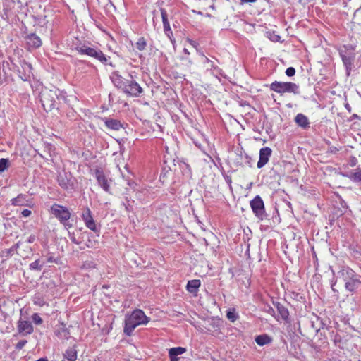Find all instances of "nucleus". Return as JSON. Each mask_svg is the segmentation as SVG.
<instances>
[{"instance_id": "nucleus-48", "label": "nucleus", "mask_w": 361, "mask_h": 361, "mask_svg": "<svg viewBox=\"0 0 361 361\" xmlns=\"http://www.w3.org/2000/svg\"><path fill=\"white\" fill-rule=\"evenodd\" d=\"M66 116L70 119H75L76 117V112L72 108H68L66 111Z\"/></svg>"}, {"instance_id": "nucleus-11", "label": "nucleus", "mask_w": 361, "mask_h": 361, "mask_svg": "<svg viewBox=\"0 0 361 361\" xmlns=\"http://www.w3.org/2000/svg\"><path fill=\"white\" fill-rule=\"evenodd\" d=\"M75 49L80 54L87 55L104 64L107 63L109 59V57L107 58L104 53L97 48L91 47H75Z\"/></svg>"}, {"instance_id": "nucleus-42", "label": "nucleus", "mask_w": 361, "mask_h": 361, "mask_svg": "<svg viewBox=\"0 0 361 361\" xmlns=\"http://www.w3.org/2000/svg\"><path fill=\"white\" fill-rule=\"evenodd\" d=\"M56 95L57 97H56V99L58 100L66 101L67 99V93L65 90H61L57 88Z\"/></svg>"}, {"instance_id": "nucleus-9", "label": "nucleus", "mask_w": 361, "mask_h": 361, "mask_svg": "<svg viewBox=\"0 0 361 361\" xmlns=\"http://www.w3.org/2000/svg\"><path fill=\"white\" fill-rule=\"evenodd\" d=\"M250 205L253 214L259 221H263L267 219L268 215L265 211L264 203L259 195H256L251 200Z\"/></svg>"}, {"instance_id": "nucleus-14", "label": "nucleus", "mask_w": 361, "mask_h": 361, "mask_svg": "<svg viewBox=\"0 0 361 361\" xmlns=\"http://www.w3.org/2000/svg\"><path fill=\"white\" fill-rule=\"evenodd\" d=\"M17 330L19 334L27 336L33 333L34 327L30 321L20 317L17 322Z\"/></svg>"}, {"instance_id": "nucleus-35", "label": "nucleus", "mask_w": 361, "mask_h": 361, "mask_svg": "<svg viewBox=\"0 0 361 361\" xmlns=\"http://www.w3.org/2000/svg\"><path fill=\"white\" fill-rule=\"evenodd\" d=\"M352 23L354 26L357 25L361 29V6L354 13Z\"/></svg>"}, {"instance_id": "nucleus-4", "label": "nucleus", "mask_w": 361, "mask_h": 361, "mask_svg": "<svg viewBox=\"0 0 361 361\" xmlns=\"http://www.w3.org/2000/svg\"><path fill=\"white\" fill-rule=\"evenodd\" d=\"M50 212L66 228L73 226V224L69 222L71 212L66 207L54 203L51 206Z\"/></svg>"}, {"instance_id": "nucleus-47", "label": "nucleus", "mask_w": 361, "mask_h": 361, "mask_svg": "<svg viewBox=\"0 0 361 361\" xmlns=\"http://www.w3.org/2000/svg\"><path fill=\"white\" fill-rule=\"evenodd\" d=\"M29 39L32 41L34 45H40L42 44L40 38L35 34L31 35Z\"/></svg>"}, {"instance_id": "nucleus-8", "label": "nucleus", "mask_w": 361, "mask_h": 361, "mask_svg": "<svg viewBox=\"0 0 361 361\" xmlns=\"http://www.w3.org/2000/svg\"><path fill=\"white\" fill-rule=\"evenodd\" d=\"M214 60L210 59L204 55H202V62L206 70L209 71L214 77L221 80V78H226V75L221 68L217 66L218 60L213 57Z\"/></svg>"}, {"instance_id": "nucleus-10", "label": "nucleus", "mask_w": 361, "mask_h": 361, "mask_svg": "<svg viewBox=\"0 0 361 361\" xmlns=\"http://www.w3.org/2000/svg\"><path fill=\"white\" fill-rule=\"evenodd\" d=\"M130 79H127L122 92L128 97H138L143 92L142 87L129 74Z\"/></svg>"}, {"instance_id": "nucleus-3", "label": "nucleus", "mask_w": 361, "mask_h": 361, "mask_svg": "<svg viewBox=\"0 0 361 361\" xmlns=\"http://www.w3.org/2000/svg\"><path fill=\"white\" fill-rule=\"evenodd\" d=\"M338 51L345 68L346 75L349 76L357 64L361 54L356 51L355 47H338Z\"/></svg>"}, {"instance_id": "nucleus-7", "label": "nucleus", "mask_w": 361, "mask_h": 361, "mask_svg": "<svg viewBox=\"0 0 361 361\" xmlns=\"http://www.w3.org/2000/svg\"><path fill=\"white\" fill-rule=\"evenodd\" d=\"M56 92L57 88L56 87L50 90L45 89L42 91L40 100L46 111H51L56 107Z\"/></svg>"}, {"instance_id": "nucleus-49", "label": "nucleus", "mask_w": 361, "mask_h": 361, "mask_svg": "<svg viewBox=\"0 0 361 361\" xmlns=\"http://www.w3.org/2000/svg\"><path fill=\"white\" fill-rule=\"evenodd\" d=\"M222 176L225 180V181L226 182V183L228 184V185L231 188V184H232V178H231V176L227 173H225V171H223L222 172Z\"/></svg>"}, {"instance_id": "nucleus-28", "label": "nucleus", "mask_w": 361, "mask_h": 361, "mask_svg": "<svg viewBox=\"0 0 361 361\" xmlns=\"http://www.w3.org/2000/svg\"><path fill=\"white\" fill-rule=\"evenodd\" d=\"M63 357L64 359H66L67 361H75L78 357L76 346L74 345L73 347L68 348L63 353Z\"/></svg>"}, {"instance_id": "nucleus-26", "label": "nucleus", "mask_w": 361, "mask_h": 361, "mask_svg": "<svg viewBox=\"0 0 361 361\" xmlns=\"http://www.w3.org/2000/svg\"><path fill=\"white\" fill-rule=\"evenodd\" d=\"M186 352V349L183 347H176L169 349V356L170 361H178V356Z\"/></svg>"}, {"instance_id": "nucleus-33", "label": "nucleus", "mask_w": 361, "mask_h": 361, "mask_svg": "<svg viewBox=\"0 0 361 361\" xmlns=\"http://www.w3.org/2000/svg\"><path fill=\"white\" fill-rule=\"evenodd\" d=\"M190 51L185 47L183 49V53L180 56V59L185 62V65L190 66L192 63L190 58Z\"/></svg>"}, {"instance_id": "nucleus-61", "label": "nucleus", "mask_w": 361, "mask_h": 361, "mask_svg": "<svg viewBox=\"0 0 361 361\" xmlns=\"http://www.w3.org/2000/svg\"><path fill=\"white\" fill-rule=\"evenodd\" d=\"M345 108L348 110V112H351V106H350V104L348 103H346L345 104Z\"/></svg>"}, {"instance_id": "nucleus-54", "label": "nucleus", "mask_w": 361, "mask_h": 361, "mask_svg": "<svg viewBox=\"0 0 361 361\" xmlns=\"http://www.w3.org/2000/svg\"><path fill=\"white\" fill-rule=\"evenodd\" d=\"M32 212L28 209H25L21 212V215L23 217H28L31 215Z\"/></svg>"}, {"instance_id": "nucleus-30", "label": "nucleus", "mask_w": 361, "mask_h": 361, "mask_svg": "<svg viewBox=\"0 0 361 361\" xmlns=\"http://www.w3.org/2000/svg\"><path fill=\"white\" fill-rule=\"evenodd\" d=\"M127 185L134 191L137 193H143L147 194L148 192V189L145 188H137V183L132 178H127L126 179Z\"/></svg>"}, {"instance_id": "nucleus-2", "label": "nucleus", "mask_w": 361, "mask_h": 361, "mask_svg": "<svg viewBox=\"0 0 361 361\" xmlns=\"http://www.w3.org/2000/svg\"><path fill=\"white\" fill-rule=\"evenodd\" d=\"M150 321L143 310L140 309L134 310L130 314L125 317L123 333L127 336H130L135 329L140 325H146Z\"/></svg>"}, {"instance_id": "nucleus-32", "label": "nucleus", "mask_w": 361, "mask_h": 361, "mask_svg": "<svg viewBox=\"0 0 361 361\" xmlns=\"http://www.w3.org/2000/svg\"><path fill=\"white\" fill-rule=\"evenodd\" d=\"M133 202L134 200L126 195L124 196V200L121 202V205L127 212H132L133 211V206L132 203Z\"/></svg>"}, {"instance_id": "nucleus-25", "label": "nucleus", "mask_w": 361, "mask_h": 361, "mask_svg": "<svg viewBox=\"0 0 361 361\" xmlns=\"http://www.w3.org/2000/svg\"><path fill=\"white\" fill-rule=\"evenodd\" d=\"M21 243L18 241L8 249H5L1 252L0 256L5 259H8L9 257L13 256L15 252H17L20 247Z\"/></svg>"}, {"instance_id": "nucleus-6", "label": "nucleus", "mask_w": 361, "mask_h": 361, "mask_svg": "<svg viewBox=\"0 0 361 361\" xmlns=\"http://www.w3.org/2000/svg\"><path fill=\"white\" fill-rule=\"evenodd\" d=\"M269 88L271 90L280 94L284 93L300 94L299 85L292 82L274 81L270 84Z\"/></svg>"}, {"instance_id": "nucleus-45", "label": "nucleus", "mask_w": 361, "mask_h": 361, "mask_svg": "<svg viewBox=\"0 0 361 361\" xmlns=\"http://www.w3.org/2000/svg\"><path fill=\"white\" fill-rule=\"evenodd\" d=\"M350 178L354 182H361V170L357 171L350 176Z\"/></svg>"}, {"instance_id": "nucleus-60", "label": "nucleus", "mask_w": 361, "mask_h": 361, "mask_svg": "<svg viewBox=\"0 0 361 361\" xmlns=\"http://www.w3.org/2000/svg\"><path fill=\"white\" fill-rule=\"evenodd\" d=\"M241 3H255L257 1V0H240Z\"/></svg>"}, {"instance_id": "nucleus-17", "label": "nucleus", "mask_w": 361, "mask_h": 361, "mask_svg": "<svg viewBox=\"0 0 361 361\" xmlns=\"http://www.w3.org/2000/svg\"><path fill=\"white\" fill-rule=\"evenodd\" d=\"M13 206H25L31 207L33 206L32 201L25 194H19L17 197L11 200Z\"/></svg>"}, {"instance_id": "nucleus-41", "label": "nucleus", "mask_w": 361, "mask_h": 361, "mask_svg": "<svg viewBox=\"0 0 361 361\" xmlns=\"http://www.w3.org/2000/svg\"><path fill=\"white\" fill-rule=\"evenodd\" d=\"M31 319L32 320V322L36 325H40L43 322L42 319L41 318L40 315L38 313L32 314V315L31 316Z\"/></svg>"}, {"instance_id": "nucleus-36", "label": "nucleus", "mask_w": 361, "mask_h": 361, "mask_svg": "<svg viewBox=\"0 0 361 361\" xmlns=\"http://www.w3.org/2000/svg\"><path fill=\"white\" fill-rule=\"evenodd\" d=\"M226 317L231 322H235L239 317L235 308L228 309L226 312Z\"/></svg>"}, {"instance_id": "nucleus-51", "label": "nucleus", "mask_w": 361, "mask_h": 361, "mask_svg": "<svg viewBox=\"0 0 361 361\" xmlns=\"http://www.w3.org/2000/svg\"><path fill=\"white\" fill-rule=\"evenodd\" d=\"M341 149V147H337L335 146H330L327 149V153L335 154H336L339 150Z\"/></svg>"}, {"instance_id": "nucleus-18", "label": "nucleus", "mask_w": 361, "mask_h": 361, "mask_svg": "<svg viewBox=\"0 0 361 361\" xmlns=\"http://www.w3.org/2000/svg\"><path fill=\"white\" fill-rule=\"evenodd\" d=\"M272 150L269 147H262L259 150V158L257 162V168L261 169L265 166L271 155Z\"/></svg>"}, {"instance_id": "nucleus-5", "label": "nucleus", "mask_w": 361, "mask_h": 361, "mask_svg": "<svg viewBox=\"0 0 361 361\" xmlns=\"http://www.w3.org/2000/svg\"><path fill=\"white\" fill-rule=\"evenodd\" d=\"M56 180L59 185L67 192H72L75 189L77 181L70 171L65 170L59 171L56 177Z\"/></svg>"}, {"instance_id": "nucleus-59", "label": "nucleus", "mask_w": 361, "mask_h": 361, "mask_svg": "<svg viewBox=\"0 0 361 361\" xmlns=\"http://www.w3.org/2000/svg\"><path fill=\"white\" fill-rule=\"evenodd\" d=\"M340 341H341V337L338 334H336L334 336V342L335 343H336L337 342H340Z\"/></svg>"}, {"instance_id": "nucleus-52", "label": "nucleus", "mask_w": 361, "mask_h": 361, "mask_svg": "<svg viewBox=\"0 0 361 361\" xmlns=\"http://www.w3.org/2000/svg\"><path fill=\"white\" fill-rule=\"evenodd\" d=\"M340 203H341V206L342 207V209L341 210V214L346 213L347 210L348 209L347 203L343 200H341Z\"/></svg>"}, {"instance_id": "nucleus-40", "label": "nucleus", "mask_w": 361, "mask_h": 361, "mask_svg": "<svg viewBox=\"0 0 361 361\" xmlns=\"http://www.w3.org/2000/svg\"><path fill=\"white\" fill-rule=\"evenodd\" d=\"M42 267L43 264L40 263L39 259L35 260L29 265L30 269L32 271H41Z\"/></svg>"}, {"instance_id": "nucleus-63", "label": "nucleus", "mask_w": 361, "mask_h": 361, "mask_svg": "<svg viewBox=\"0 0 361 361\" xmlns=\"http://www.w3.org/2000/svg\"><path fill=\"white\" fill-rule=\"evenodd\" d=\"M279 39H280V37H279V36H278V35H274V37H273V39H272V40H273L274 42H278V41L279 40Z\"/></svg>"}, {"instance_id": "nucleus-44", "label": "nucleus", "mask_w": 361, "mask_h": 361, "mask_svg": "<svg viewBox=\"0 0 361 361\" xmlns=\"http://www.w3.org/2000/svg\"><path fill=\"white\" fill-rule=\"evenodd\" d=\"M291 296L293 299L297 301L305 302V297L302 294L295 291L291 293Z\"/></svg>"}, {"instance_id": "nucleus-39", "label": "nucleus", "mask_w": 361, "mask_h": 361, "mask_svg": "<svg viewBox=\"0 0 361 361\" xmlns=\"http://www.w3.org/2000/svg\"><path fill=\"white\" fill-rule=\"evenodd\" d=\"M171 173V170L170 169V168L163 169V170L161 171V172L160 173L159 181L161 182L162 183H166L167 180L168 176Z\"/></svg>"}, {"instance_id": "nucleus-62", "label": "nucleus", "mask_w": 361, "mask_h": 361, "mask_svg": "<svg viewBox=\"0 0 361 361\" xmlns=\"http://www.w3.org/2000/svg\"><path fill=\"white\" fill-rule=\"evenodd\" d=\"M137 45H145V42L143 40V39H140L137 42Z\"/></svg>"}, {"instance_id": "nucleus-56", "label": "nucleus", "mask_w": 361, "mask_h": 361, "mask_svg": "<svg viewBox=\"0 0 361 361\" xmlns=\"http://www.w3.org/2000/svg\"><path fill=\"white\" fill-rule=\"evenodd\" d=\"M357 163V160L355 157H351L350 159V166H355Z\"/></svg>"}, {"instance_id": "nucleus-37", "label": "nucleus", "mask_w": 361, "mask_h": 361, "mask_svg": "<svg viewBox=\"0 0 361 361\" xmlns=\"http://www.w3.org/2000/svg\"><path fill=\"white\" fill-rule=\"evenodd\" d=\"M180 167L184 176H185L187 178L191 177L192 172L189 164H188L185 162H182L181 164H180Z\"/></svg>"}, {"instance_id": "nucleus-23", "label": "nucleus", "mask_w": 361, "mask_h": 361, "mask_svg": "<svg viewBox=\"0 0 361 361\" xmlns=\"http://www.w3.org/2000/svg\"><path fill=\"white\" fill-rule=\"evenodd\" d=\"M55 335L60 339L68 340L70 338V331L66 325L62 323L55 331Z\"/></svg>"}, {"instance_id": "nucleus-13", "label": "nucleus", "mask_w": 361, "mask_h": 361, "mask_svg": "<svg viewBox=\"0 0 361 361\" xmlns=\"http://www.w3.org/2000/svg\"><path fill=\"white\" fill-rule=\"evenodd\" d=\"M94 177L98 185L106 192L110 193V184L107 176L101 167L94 169Z\"/></svg>"}, {"instance_id": "nucleus-46", "label": "nucleus", "mask_w": 361, "mask_h": 361, "mask_svg": "<svg viewBox=\"0 0 361 361\" xmlns=\"http://www.w3.org/2000/svg\"><path fill=\"white\" fill-rule=\"evenodd\" d=\"M96 267V264L92 261L84 262L82 268L85 269H90Z\"/></svg>"}, {"instance_id": "nucleus-22", "label": "nucleus", "mask_w": 361, "mask_h": 361, "mask_svg": "<svg viewBox=\"0 0 361 361\" xmlns=\"http://www.w3.org/2000/svg\"><path fill=\"white\" fill-rule=\"evenodd\" d=\"M274 306L276 308L278 313L279 314L281 318L285 321L288 322L289 320V311L286 307H285L283 304L278 301H273Z\"/></svg>"}, {"instance_id": "nucleus-53", "label": "nucleus", "mask_w": 361, "mask_h": 361, "mask_svg": "<svg viewBox=\"0 0 361 361\" xmlns=\"http://www.w3.org/2000/svg\"><path fill=\"white\" fill-rule=\"evenodd\" d=\"M27 343V341L26 340H20L17 343L16 348L20 350L26 345Z\"/></svg>"}, {"instance_id": "nucleus-64", "label": "nucleus", "mask_w": 361, "mask_h": 361, "mask_svg": "<svg viewBox=\"0 0 361 361\" xmlns=\"http://www.w3.org/2000/svg\"><path fill=\"white\" fill-rule=\"evenodd\" d=\"M268 312L271 314H274V310L272 307H269V310H268Z\"/></svg>"}, {"instance_id": "nucleus-31", "label": "nucleus", "mask_w": 361, "mask_h": 361, "mask_svg": "<svg viewBox=\"0 0 361 361\" xmlns=\"http://www.w3.org/2000/svg\"><path fill=\"white\" fill-rule=\"evenodd\" d=\"M255 342L259 346H264L272 342V338L269 335L264 334L255 337Z\"/></svg>"}, {"instance_id": "nucleus-19", "label": "nucleus", "mask_w": 361, "mask_h": 361, "mask_svg": "<svg viewBox=\"0 0 361 361\" xmlns=\"http://www.w3.org/2000/svg\"><path fill=\"white\" fill-rule=\"evenodd\" d=\"M252 158L243 150L239 151L237 153V158L235 161V163L237 166H252Z\"/></svg>"}, {"instance_id": "nucleus-20", "label": "nucleus", "mask_w": 361, "mask_h": 361, "mask_svg": "<svg viewBox=\"0 0 361 361\" xmlns=\"http://www.w3.org/2000/svg\"><path fill=\"white\" fill-rule=\"evenodd\" d=\"M161 14L164 32H165L166 35L168 36V37L169 38L171 42L174 45L176 43V41L173 37V32L170 27L169 22L167 18L166 12L164 10H161Z\"/></svg>"}, {"instance_id": "nucleus-38", "label": "nucleus", "mask_w": 361, "mask_h": 361, "mask_svg": "<svg viewBox=\"0 0 361 361\" xmlns=\"http://www.w3.org/2000/svg\"><path fill=\"white\" fill-rule=\"evenodd\" d=\"M32 302L34 305H37L39 307H43L45 305H47L46 301L39 295H35L32 298Z\"/></svg>"}, {"instance_id": "nucleus-21", "label": "nucleus", "mask_w": 361, "mask_h": 361, "mask_svg": "<svg viewBox=\"0 0 361 361\" xmlns=\"http://www.w3.org/2000/svg\"><path fill=\"white\" fill-rule=\"evenodd\" d=\"M102 121L106 128L110 130H119L123 128V124L118 119L105 117L102 118Z\"/></svg>"}, {"instance_id": "nucleus-1", "label": "nucleus", "mask_w": 361, "mask_h": 361, "mask_svg": "<svg viewBox=\"0 0 361 361\" xmlns=\"http://www.w3.org/2000/svg\"><path fill=\"white\" fill-rule=\"evenodd\" d=\"M340 277L344 282L345 290L351 295L361 290V275L356 273L349 266H342L338 271Z\"/></svg>"}, {"instance_id": "nucleus-55", "label": "nucleus", "mask_w": 361, "mask_h": 361, "mask_svg": "<svg viewBox=\"0 0 361 361\" xmlns=\"http://www.w3.org/2000/svg\"><path fill=\"white\" fill-rule=\"evenodd\" d=\"M69 238L73 243H74V244L78 243V238L75 237V235L73 233H69Z\"/></svg>"}, {"instance_id": "nucleus-50", "label": "nucleus", "mask_w": 361, "mask_h": 361, "mask_svg": "<svg viewBox=\"0 0 361 361\" xmlns=\"http://www.w3.org/2000/svg\"><path fill=\"white\" fill-rule=\"evenodd\" d=\"M285 73L287 76L292 77L295 74V69L293 67H288Z\"/></svg>"}, {"instance_id": "nucleus-34", "label": "nucleus", "mask_w": 361, "mask_h": 361, "mask_svg": "<svg viewBox=\"0 0 361 361\" xmlns=\"http://www.w3.org/2000/svg\"><path fill=\"white\" fill-rule=\"evenodd\" d=\"M329 269L331 270V271L332 273V279L330 281L331 288L332 291L336 295H338V293H339L338 290L335 288V286L337 283V279H336V277L335 276L336 275L335 271L334 270V269H333V267L331 266L329 267Z\"/></svg>"}, {"instance_id": "nucleus-57", "label": "nucleus", "mask_w": 361, "mask_h": 361, "mask_svg": "<svg viewBox=\"0 0 361 361\" xmlns=\"http://www.w3.org/2000/svg\"><path fill=\"white\" fill-rule=\"evenodd\" d=\"M35 240H36V237H35V235H30L28 237V238H27V242L28 243H32Z\"/></svg>"}, {"instance_id": "nucleus-29", "label": "nucleus", "mask_w": 361, "mask_h": 361, "mask_svg": "<svg viewBox=\"0 0 361 361\" xmlns=\"http://www.w3.org/2000/svg\"><path fill=\"white\" fill-rule=\"evenodd\" d=\"M111 80L114 85L118 89L123 90V87L126 82V78H123L121 75L114 73L111 77Z\"/></svg>"}, {"instance_id": "nucleus-15", "label": "nucleus", "mask_w": 361, "mask_h": 361, "mask_svg": "<svg viewBox=\"0 0 361 361\" xmlns=\"http://www.w3.org/2000/svg\"><path fill=\"white\" fill-rule=\"evenodd\" d=\"M21 69L18 70V76L23 81H29L33 76L32 67L30 63L23 61L20 63Z\"/></svg>"}, {"instance_id": "nucleus-12", "label": "nucleus", "mask_w": 361, "mask_h": 361, "mask_svg": "<svg viewBox=\"0 0 361 361\" xmlns=\"http://www.w3.org/2000/svg\"><path fill=\"white\" fill-rule=\"evenodd\" d=\"M80 216L84 221L85 226L93 232L97 233V236H99L100 233V226H98L94 221L90 209L87 207H85Z\"/></svg>"}, {"instance_id": "nucleus-58", "label": "nucleus", "mask_w": 361, "mask_h": 361, "mask_svg": "<svg viewBox=\"0 0 361 361\" xmlns=\"http://www.w3.org/2000/svg\"><path fill=\"white\" fill-rule=\"evenodd\" d=\"M85 242V240H82V233L80 234V236H79L78 238V243H76L75 245H81L82 244V243Z\"/></svg>"}, {"instance_id": "nucleus-16", "label": "nucleus", "mask_w": 361, "mask_h": 361, "mask_svg": "<svg viewBox=\"0 0 361 361\" xmlns=\"http://www.w3.org/2000/svg\"><path fill=\"white\" fill-rule=\"evenodd\" d=\"M82 238L84 242V246H80V250L86 248H96L99 241L94 238V235L87 231L82 233Z\"/></svg>"}, {"instance_id": "nucleus-24", "label": "nucleus", "mask_w": 361, "mask_h": 361, "mask_svg": "<svg viewBox=\"0 0 361 361\" xmlns=\"http://www.w3.org/2000/svg\"><path fill=\"white\" fill-rule=\"evenodd\" d=\"M200 286H201L200 280H199V279L190 280L187 283L186 290L190 293L196 295Z\"/></svg>"}, {"instance_id": "nucleus-43", "label": "nucleus", "mask_w": 361, "mask_h": 361, "mask_svg": "<svg viewBox=\"0 0 361 361\" xmlns=\"http://www.w3.org/2000/svg\"><path fill=\"white\" fill-rule=\"evenodd\" d=\"M9 163L7 159H0V172L4 171L8 167Z\"/></svg>"}, {"instance_id": "nucleus-27", "label": "nucleus", "mask_w": 361, "mask_h": 361, "mask_svg": "<svg viewBox=\"0 0 361 361\" xmlns=\"http://www.w3.org/2000/svg\"><path fill=\"white\" fill-rule=\"evenodd\" d=\"M295 121L297 125L303 129L310 127V122L308 118L303 114L299 113L295 117Z\"/></svg>"}]
</instances>
